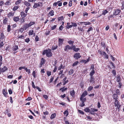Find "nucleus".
<instances>
[{"label":"nucleus","mask_w":124,"mask_h":124,"mask_svg":"<svg viewBox=\"0 0 124 124\" xmlns=\"http://www.w3.org/2000/svg\"><path fill=\"white\" fill-rule=\"evenodd\" d=\"M43 5V4L42 2H39L38 3H35L33 7L34 8H35L38 7H42Z\"/></svg>","instance_id":"2"},{"label":"nucleus","mask_w":124,"mask_h":124,"mask_svg":"<svg viewBox=\"0 0 124 124\" xmlns=\"http://www.w3.org/2000/svg\"><path fill=\"white\" fill-rule=\"evenodd\" d=\"M70 93L71 95L72 96V97L74 96L75 95V92L73 90L71 91L70 92Z\"/></svg>","instance_id":"32"},{"label":"nucleus","mask_w":124,"mask_h":124,"mask_svg":"<svg viewBox=\"0 0 124 124\" xmlns=\"http://www.w3.org/2000/svg\"><path fill=\"white\" fill-rule=\"evenodd\" d=\"M18 37L19 39H24V37L23 36V34L21 35L20 36Z\"/></svg>","instance_id":"56"},{"label":"nucleus","mask_w":124,"mask_h":124,"mask_svg":"<svg viewBox=\"0 0 124 124\" xmlns=\"http://www.w3.org/2000/svg\"><path fill=\"white\" fill-rule=\"evenodd\" d=\"M118 87L119 88H121L122 86V84L121 82H119L118 83Z\"/></svg>","instance_id":"52"},{"label":"nucleus","mask_w":124,"mask_h":124,"mask_svg":"<svg viewBox=\"0 0 124 124\" xmlns=\"http://www.w3.org/2000/svg\"><path fill=\"white\" fill-rule=\"evenodd\" d=\"M78 111L80 113L82 114H84V112L83 111L81 110L78 109Z\"/></svg>","instance_id":"60"},{"label":"nucleus","mask_w":124,"mask_h":124,"mask_svg":"<svg viewBox=\"0 0 124 124\" xmlns=\"http://www.w3.org/2000/svg\"><path fill=\"white\" fill-rule=\"evenodd\" d=\"M18 49V47L17 45H16L13 46V51L15 52H14V54L16 53L17 52H15V51L17 50Z\"/></svg>","instance_id":"13"},{"label":"nucleus","mask_w":124,"mask_h":124,"mask_svg":"<svg viewBox=\"0 0 124 124\" xmlns=\"http://www.w3.org/2000/svg\"><path fill=\"white\" fill-rule=\"evenodd\" d=\"M21 0H18L17 1L15 2V4L16 5H18L21 3Z\"/></svg>","instance_id":"54"},{"label":"nucleus","mask_w":124,"mask_h":124,"mask_svg":"<svg viewBox=\"0 0 124 124\" xmlns=\"http://www.w3.org/2000/svg\"><path fill=\"white\" fill-rule=\"evenodd\" d=\"M57 26L56 25H54V26H52L51 27V30H54L56 28Z\"/></svg>","instance_id":"61"},{"label":"nucleus","mask_w":124,"mask_h":124,"mask_svg":"<svg viewBox=\"0 0 124 124\" xmlns=\"http://www.w3.org/2000/svg\"><path fill=\"white\" fill-rule=\"evenodd\" d=\"M46 61L43 58H41L40 64L41 65H43L45 62ZM42 66H41V67Z\"/></svg>","instance_id":"17"},{"label":"nucleus","mask_w":124,"mask_h":124,"mask_svg":"<svg viewBox=\"0 0 124 124\" xmlns=\"http://www.w3.org/2000/svg\"><path fill=\"white\" fill-rule=\"evenodd\" d=\"M80 49V48H74L73 49V50L76 52H78Z\"/></svg>","instance_id":"42"},{"label":"nucleus","mask_w":124,"mask_h":124,"mask_svg":"<svg viewBox=\"0 0 124 124\" xmlns=\"http://www.w3.org/2000/svg\"><path fill=\"white\" fill-rule=\"evenodd\" d=\"M71 23L72 24L71 25H72V27H76L77 26V25L76 23H73L72 22H71Z\"/></svg>","instance_id":"31"},{"label":"nucleus","mask_w":124,"mask_h":124,"mask_svg":"<svg viewBox=\"0 0 124 124\" xmlns=\"http://www.w3.org/2000/svg\"><path fill=\"white\" fill-rule=\"evenodd\" d=\"M65 18V17L63 16H62L61 17L58 18V20L59 21H62Z\"/></svg>","instance_id":"30"},{"label":"nucleus","mask_w":124,"mask_h":124,"mask_svg":"<svg viewBox=\"0 0 124 124\" xmlns=\"http://www.w3.org/2000/svg\"><path fill=\"white\" fill-rule=\"evenodd\" d=\"M28 33L29 35V36L33 35V36H35V33H34V31L33 30L30 31L28 32Z\"/></svg>","instance_id":"9"},{"label":"nucleus","mask_w":124,"mask_h":124,"mask_svg":"<svg viewBox=\"0 0 124 124\" xmlns=\"http://www.w3.org/2000/svg\"><path fill=\"white\" fill-rule=\"evenodd\" d=\"M14 14V13L13 12H11L8 13V17L10 18L11 17L13 16Z\"/></svg>","instance_id":"12"},{"label":"nucleus","mask_w":124,"mask_h":124,"mask_svg":"<svg viewBox=\"0 0 124 124\" xmlns=\"http://www.w3.org/2000/svg\"><path fill=\"white\" fill-rule=\"evenodd\" d=\"M21 17L24 18L27 15V14H25L23 11L21 12L20 13Z\"/></svg>","instance_id":"16"},{"label":"nucleus","mask_w":124,"mask_h":124,"mask_svg":"<svg viewBox=\"0 0 124 124\" xmlns=\"http://www.w3.org/2000/svg\"><path fill=\"white\" fill-rule=\"evenodd\" d=\"M4 38V36L3 34V33H2L1 34L0 39H3Z\"/></svg>","instance_id":"47"},{"label":"nucleus","mask_w":124,"mask_h":124,"mask_svg":"<svg viewBox=\"0 0 124 124\" xmlns=\"http://www.w3.org/2000/svg\"><path fill=\"white\" fill-rule=\"evenodd\" d=\"M90 81L91 83H92L93 84L94 83V79L92 76H91Z\"/></svg>","instance_id":"21"},{"label":"nucleus","mask_w":124,"mask_h":124,"mask_svg":"<svg viewBox=\"0 0 124 124\" xmlns=\"http://www.w3.org/2000/svg\"><path fill=\"white\" fill-rule=\"evenodd\" d=\"M71 48L68 45H67L64 47V50L65 51H68L69 49H71Z\"/></svg>","instance_id":"8"},{"label":"nucleus","mask_w":124,"mask_h":124,"mask_svg":"<svg viewBox=\"0 0 124 124\" xmlns=\"http://www.w3.org/2000/svg\"><path fill=\"white\" fill-rule=\"evenodd\" d=\"M24 30V29L23 27V28H21L20 29L19 31L21 33L23 32Z\"/></svg>","instance_id":"46"},{"label":"nucleus","mask_w":124,"mask_h":124,"mask_svg":"<svg viewBox=\"0 0 124 124\" xmlns=\"http://www.w3.org/2000/svg\"><path fill=\"white\" fill-rule=\"evenodd\" d=\"M7 70V68L5 66H4L1 69V72H3Z\"/></svg>","instance_id":"24"},{"label":"nucleus","mask_w":124,"mask_h":124,"mask_svg":"<svg viewBox=\"0 0 124 124\" xmlns=\"http://www.w3.org/2000/svg\"><path fill=\"white\" fill-rule=\"evenodd\" d=\"M23 3L27 7L30 6L31 5L27 1H25L23 2Z\"/></svg>","instance_id":"22"},{"label":"nucleus","mask_w":124,"mask_h":124,"mask_svg":"<svg viewBox=\"0 0 124 124\" xmlns=\"http://www.w3.org/2000/svg\"><path fill=\"white\" fill-rule=\"evenodd\" d=\"M98 109L94 108H91L90 109V113L94 115L95 114V111H97Z\"/></svg>","instance_id":"5"},{"label":"nucleus","mask_w":124,"mask_h":124,"mask_svg":"<svg viewBox=\"0 0 124 124\" xmlns=\"http://www.w3.org/2000/svg\"><path fill=\"white\" fill-rule=\"evenodd\" d=\"M25 70L26 72H27L28 74H29L30 73V70L29 69H28L27 68H25Z\"/></svg>","instance_id":"41"},{"label":"nucleus","mask_w":124,"mask_h":124,"mask_svg":"<svg viewBox=\"0 0 124 124\" xmlns=\"http://www.w3.org/2000/svg\"><path fill=\"white\" fill-rule=\"evenodd\" d=\"M13 20L15 22H17L18 21L19 19V16L14 17L13 18Z\"/></svg>","instance_id":"15"},{"label":"nucleus","mask_w":124,"mask_h":124,"mask_svg":"<svg viewBox=\"0 0 124 124\" xmlns=\"http://www.w3.org/2000/svg\"><path fill=\"white\" fill-rule=\"evenodd\" d=\"M116 94L117 95H120V92L119 90L118 89H117L116 91Z\"/></svg>","instance_id":"48"},{"label":"nucleus","mask_w":124,"mask_h":124,"mask_svg":"<svg viewBox=\"0 0 124 124\" xmlns=\"http://www.w3.org/2000/svg\"><path fill=\"white\" fill-rule=\"evenodd\" d=\"M73 70L72 69H71L69 71V75H72L73 74Z\"/></svg>","instance_id":"29"},{"label":"nucleus","mask_w":124,"mask_h":124,"mask_svg":"<svg viewBox=\"0 0 124 124\" xmlns=\"http://www.w3.org/2000/svg\"><path fill=\"white\" fill-rule=\"evenodd\" d=\"M78 29L79 31H81L84 32V29L81 28H78Z\"/></svg>","instance_id":"63"},{"label":"nucleus","mask_w":124,"mask_h":124,"mask_svg":"<svg viewBox=\"0 0 124 124\" xmlns=\"http://www.w3.org/2000/svg\"><path fill=\"white\" fill-rule=\"evenodd\" d=\"M8 20V19L6 17H4L3 19V23L4 24H6Z\"/></svg>","instance_id":"19"},{"label":"nucleus","mask_w":124,"mask_h":124,"mask_svg":"<svg viewBox=\"0 0 124 124\" xmlns=\"http://www.w3.org/2000/svg\"><path fill=\"white\" fill-rule=\"evenodd\" d=\"M93 87L91 86H89L88 88L87 91H90L91 90L93 89Z\"/></svg>","instance_id":"44"},{"label":"nucleus","mask_w":124,"mask_h":124,"mask_svg":"<svg viewBox=\"0 0 124 124\" xmlns=\"http://www.w3.org/2000/svg\"><path fill=\"white\" fill-rule=\"evenodd\" d=\"M25 40V42L28 43L29 41H30V38H27L26 39H24Z\"/></svg>","instance_id":"39"},{"label":"nucleus","mask_w":124,"mask_h":124,"mask_svg":"<svg viewBox=\"0 0 124 124\" xmlns=\"http://www.w3.org/2000/svg\"><path fill=\"white\" fill-rule=\"evenodd\" d=\"M108 11L107 10H103L102 12V15H105L106 14L108 13Z\"/></svg>","instance_id":"26"},{"label":"nucleus","mask_w":124,"mask_h":124,"mask_svg":"<svg viewBox=\"0 0 124 124\" xmlns=\"http://www.w3.org/2000/svg\"><path fill=\"white\" fill-rule=\"evenodd\" d=\"M85 119H86V120H90L91 119H92L91 117L90 116H86V117H85Z\"/></svg>","instance_id":"50"},{"label":"nucleus","mask_w":124,"mask_h":124,"mask_svg":"<svg viewBox=\"0 0 124 124\" xmlns=\"http://www.w3.org/2000/svg\"><path fill=\"white\" fill-rule=\"evenodd\" d=\"M57 48V46H53L52 47V50H54L56 49Z\"/></svg>","instance_id":"58"},{"label":"nucleus","mask_w":124,"mask_h":124,"mask_svg":"<svg viewBox=\"0 0 124 124\" xmlns=\"http://www.w3.org/2000/svg\"><path fill=\"white\" fill-rule=\"evenodd\" d=\"M19 8V7L17 6H14V7L13 8V9L14 11H16Z\"/></svg>","instance_id":"35"},{"label":"nucleus","mask_w":124,"mask_h":124,"mask_svg":"<svg viewBox=\"0 0 124 124\" xmlns=\"http://www.w3.org/2000/svg\"><path fill=\"white\" fill-rule=\"evenodd\" d=\"M11 29L10 28V25H8L7 27V31L8 32H9L10 31Z\"/></svg>","instance_id":"45"},{"label":"nucleus","mask_w":124,"mask_h":124,"mask_svg":"<svg viewBox=\"0 0 124 124\" xmlns=\"http://www.w3.org/2000/svg\"><path fill=\"white\" fill-rule=\"evenodd\" d=\"M114 15H111L109 16L108 17V18L109 19V20H110V18H114Z\"/></svg>","instance_id":"57"},{"label":"nucleus","mask_w":124,"mask_h":124,"mask_svg":"<svg viewBox=\"0 0 124 124\" xmlns=\"http://www.w3.org/2000/svg\"><path fill=\"white\" fill-rule=\"evenodd\" d=\"M115 104L116 106H117V107L118 106V100H116L115 102Z\"/></svg>","instance_id":"49"},{"label":"nucleus","mask_w":124,"mask_h":124,"mask_svg":"<svg viewBox=\"0 0 124 124\" xmlns=\"http://www.w3.org/2000/svg\"><path fill=\"white\" fill-rule=\"evenodd\" d=\"M2 93L5 97H7V94H8V92L6 89H3L2 90Z\"/></svg>","instance_id":"7"},{"label":"nucleus","mask_w":124,"mask_h":124,"mask_svg":"<svg viewBox=\"0 0 124 124\" xmlns=\"http://www.w3.org/2000/svg\"><path fill=\"white\" fill-rule=\"evenodd\" d=\"M103 55L104 56V58L107 59L108 58V55L105 52H103Z\"/></svg>","instance_id":"20"},{"label":"nucleus","mask_w":124,"mask_h":124,"mask_svg":"<svg viewBox=\"0 0 124 124\" xmlns=\"http://www.w3.org/2000/svg\"><path fill=\"white\" fill-rule=\"evenodd\" d=\"M36 72L35 71H33L32 73V75L34 78H36Z\"/></svg>","instance_id":"55"},{"label":"nucleus","mask_w":124,"mask_h":124,"mask_svg":"<svg viewBox=\"0 0 124 124\" xmlns=\"http://www.w3.org/2000/svg\"><path fill=\"white\" fill-rule=\"evenodd\" d=\"M54 79V77L52 76H51V78L49 80L50 83H51L52 82L53 79Z\"/></svg>","instance_id":"64"},{"label":"nucleus","mask_w":124,"mask_h":124,"mask_svg":"<svg viewBox=\"0 0 124 124\" xmlns=\"http://www.w3.org/2000/svg\"><path fill=\"white\" fill-rule=\"evenodd\" d=\"M63 114L66 116H67L68 115V112L67 110H66L64 112Z\"/></svg>","instance_id":"37"},{"label":"nucleus","mask_w":124,"mask_h":124,"mask_svg":"<svg viewBox=\"0 0 124 124\" xmlns=\"http://www.w3.org/2000/svg\"><path fill=\"white\" fill-rule=\"evenodd\" d=\"M51 50L50 49L46 50H44L42 54L43 55H44L46 54L47 57H50L52 55V54L51 52Z\"/></svg>","instance_id":"1"},{"label":"nucleus","mask_w":124,"mask_h":124,"mask_svg":"<svg viewBox=\"0 0 124 124\" xmlns=\"http://www.w3.org/2000/svg\"><path fill=\"white\" fill-rule=\"evenodd\" d=\"M56 116V114L55 113H54L52 114L50 117L51 118V119L54 118Z\"/></svg>","instance_id":"28"},{"label":"nucleus","mask_w":124,"mask_h":124,"mask_svg":"<svg viewBox=\"0 0 124 124\" xmlns=\"http://www.w3.org/2000/svg\"><path fill=\"white\" fill-rule=\"evenodd\" d=\"M67 89V88H65L64 87H63L60 88V90H61L62 92H63L65 91Z\"/></svg>","instance_id":"34"},{"label":"nucleus","mask_w":124,"mask_h":124,"mask_svg":"<svg viewBox=\"0 0 124 124\" xmlns=\"http://www.w3.org/2000/svg\"><path fill=\"white\" fill-rule=\"evenodd\" d=\"M86 98H84V99H80V100L81 101L82 103L80 105L81 107H82L84 106L85 105L84 103L85 101L86 100Z\"/></svg>","instance_id":"10"},{"label":"nucleus","mask_w":124,"mask_h":124,"mask_svg":"<svg viewBox=\"0 0 124 124\" xmlns=\"http://www.w3.org/2000/svg\"><path fill=\"white\" fill-rule=\"evenodd\" d=\"M121 12V10L118 9H116L115 10L113 13V15L115 16L118 15Z\"/></svg>","instance_id":"4"},{"label":"nucleus","mask_w":124,"mask_h":124,"mask_svg":"<svg viewBox=\"0 0 124 124\" xmlns=\"http://www.w3.org/2000/svg\"><path fill=\"white\" fill-rule=\"evenodd\" d=\"M10 2L9 1H8L7 2H6L5 3V5L7 6H8L9 5H10Z\"/></svg>","instance_id":"51"},{"label":"nucleus","mask_w":124,"mask_h":124,"mask_svg":"<svg viewBox=\"0 0 124 124\" xmlns=\"http://www.w3.org/2000/svg\"><path fill=\"white\" fill-rule=\"evenodd\" d=\"M67 25L66 26V29H69V28L72 27V25L70 24V23H67Z\"/></svg>","instance_id":"14"},{"label":"nucleus","mask_w":124,"mask_h":124,"mask_svg":"<svg viewBox=\"0 0 124 124\" xmlns=\"http://www.w3.org/2000/svg\"><path fill=\"white\" fill-rule=\"evenodd\" d=\"M64 40V39H59L58 43L59 46H60L62 45Z\"/></svg>","instance_id":"11"},{"label":"nucleus","mask_w":124,"mask_h":124,"mask_svg":"<svg viewBox=\"0 0 124 124\" xmlns=\"http://www.w3.org/2000/svg\"><path fill=\"white\" fill-rule=\"evenodd\" d=\"M85 111L87 112H90V109H89L88 108H85L84 109Z\"/></svg>","instance_id":"38"},{"label":"nucleus","mask_w":124,"mask_h":124,"mask_svg":"<svg viewBox=\"0 0 124 124\" xmlns=\"http://www.w3.org/2000/svg\"><path fill=\"white\" fill-rule=\"evenodd\" d=\"M113 98L116 100H117L118 98L117 95L116 94H113Z\"/></svg>","instance_id":"27"},{"label":"nucleus","mask_w":124,"mask_h":124,"mask_svg":"<svg viewBox=\"0 0 124 124\" xmlns=\"http://www.w3.org/2000/svg\"><path fill=\"white\" fill-rule=\"evenodd\" d=\"M95 71L94 70H93L90 73V75L91 76H92L93 75Z\"/></svg>","instance_id":"53"},{"label":"nucleus","mask_w":124,"mask_h":124,"mask_svg":"<svg viewBox=\"0 0 124 124\" xmlns=\"http://www.w3.org/2000/svg\"><path fill=\"white\" fill-rule=\"evenodd\" d=\"M54 12L53 10H51L49 12V14L51 16H53L54 15Z\"/></svg>","instance_id":"33"},{"label":"nucleus","mask_w":124,"mask_h":124,"mask_svg":"<svg viewBox=\"0 0 124 124\" xmlns=\"http://www.w3.org/2000/svg\"><path fill=\"white\" fill-rule=\"evenodd\" d=\"M90 24V23L89 22H85V23H84V24L85 25H89Z\"/></svg>","instance_id":"62"},{"label":"nucleus","mask_w":124,"mask_h":124,"mask_svg":"<svg viewBox=\"0 0 124 124\" xmlns=\"http://www.w3.org/2000/svg\"><path fill=\"white\" fill-rule=\"evenodd\" d=\"M78 62H79L78 61H77L76 62L73 64L72 65V66L73 67H74L75 66L77 65L78 64Z\"/></svg>","instance_id":"40"},{"label":"nucleus","mask_w":124,"mask_h":124,"mask_svg":"<svg viewBox=\"0 0 124 124\" xmlns=\"http://www.w3.org/2000/svg\"><path fill=\"white\" fill-rule=\"evenodd\" d=\"M121 78L119 75H117L116 77V81L118 82H119Z\"/></svg>","instance_id":"23"},{"label":"nucleus","mask_w":124,"mask_h":124,"mask_svg":"<svg viewBox=\"0 0 124 124\" xmlns=\"http://www.w3.org/2000/svg\"><path fill=\"white\" fill-rule=\"evenodd\" d=\"M23 27L24 28V30H26L27 29L30 27L29 26L28 23H26L24 25Z\"/></svg>","instance_id":"18"},{"label":"nucleus","mask_w":124,"mask_h":124,"mask_svg":"<svg viewBox=\"0 0 124 124\" xmlns=\"http://www.w3.org/2000/svg\"><path fill=\"white\" fill-rule=\"evenodd\" d=\"M80 54L79 53H76L74 54L73 57L76 59L77 60L81 57Z\"/></svg>","instance_id":"3"},{"label":"nucleus","mask_w":124,"mask_h":124,"mask_svg":"<svg viewBox=\"0 0 124 124\" xmlns=\"http://www.w3.org/2000/svg\"><path fill=\"white\" fill-rule=\"evenodd\" d=\"M68 42L69 44L72 45L74 41L71 40H70L68 41Z\"/></svg>","instance_id":"36"},{"label":"nucleus","mask_w":124,"mask_h":124,"mask_svg":"<svg viewBox=\"0 0 124 124\" xmlns=\"http://www.w3.org/2000/svg\"><path fill=\"white\" fill-rule=\"evenodd\" d=\"M64 66H63V65L62 64H61L60 66L58 68V70H60L61 69H63L64 68Z\"/></svg>","instance_id":"25"},{"label":"nucleus","mask_w":124,"mask_h":124,"mask_svg":"<svg viewBox=\"0 0 124 124\" xmlns=\"http://www.w3.org/2000/svg\"><path fill=\"white\" fill-rule=\"evenodd\" d=\"M35 24V22H31L30 23H28L30 27L32 25H33V24Z\"/></svg>","instance_id":"43"},{"label":"nucleus","mask_w":124,"mask_h":124,"mask_svg":"<svg viewBox=\"0 0 124 124\" xmlns=\"http://www.w3.org/2000/svg\"><path fill=\"white\" fill-rule=\"evenodd\" d=\"M4 3L3 1H0V7L1 6V7L3 4Z\"/></svg>","instance_id":"59"},{"label":"nucleus","mask_w":124,"mask_h":124,"mask_svg":"<svg viewBox=\"0 0 124 124\" xmlns=\"http://www.w3.org/2000/svg\"><path fill=\"white\" fill-rule=\"evenodd\" d=\"M87 95V93L86 91H85L82 94L81 97L80 98V99H84V98L85 96Z\"/></svg>","instance_id":"6"}]
</instances>
